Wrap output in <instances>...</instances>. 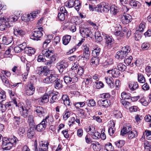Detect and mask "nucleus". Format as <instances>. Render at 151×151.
Instances as JSON below:
<instances>
[{
    "mask_svg": "<svg viewBox=\"0 0 151 151\" xmlns=\"http://www.w3.org/2000/svg\"><path fill=\"white\" fill-rule=\"evenodd\" d=\"M150 47V44L147 42H144L141 45V47L143 50H147Z\"/></svg>",
    "mask_w": 151,
    "mask_h": 151,
    "instance_id": "obj_62",
    "label": "nucleus"
},
{
    "mask_svg": "<svg viewBox=\"0 0 151 151\" xmlns=\"http://www.w3.org/2000/svg\"><path fill=\"white\" fill-rule=\"evenodd\" d=\"M27 130V136L30 139H32L35 134V126H31Z\"/></svg>",
    "mask_w": 151,
    "mask_h": 151,
    "instance_id": "obj_18",
    "label": "nucleus"
},
{
    "mask_svg": "<svg viewBox=\"0 0 151 151\" xmlns=\"http://www.w3.org/2000/svg\"><path fill=\"white\" fill-rule=\"evenodd\" d=\"M96 84V88L97 89H99L104 87V84L101 81L96 82L95 83Z\"/></svg>",
    "mask_w": 151,
    "mask_h": 151,
    "instance_id": "obj_53",
    "label": "nucleus"
},
{
    "mask_svg": "<svg viewBox=\"0 0 151 151\" xmlns=\"http://www.w3.org/2000/svg\"><path fill=\"white\" fill-rule=\"evenodd\" d=\"M99 60L96 57H93L91 60V64L93 65H97L99 64Z\"/></svg>",
    "mask_w": 151,
    "mask_h": 151,
    "instance_id": "obj_35",
    "label": "nucleus"
},
{
    "mask_svg": "<svg viewBox=\"0 0 151 151\" xmlns=\"http://www.w3.org/2000/svg\"><path fill=\"white\" fill-rule=\"evenodd\" d=\"M121 19L122 22L124 24H127L131 21L132 17L130 15L127 14L123 15Z\"/></svg>",
    "mask_w": 151,
    "mask_h": 151,
    "instance_id": "obj_17",
    "label": "nucleus"
},
{
    "mask_svg": "<svg viewBox=\"0 0 151 151\" xmlns=\"http://www.w3.org/2000/svg\"><path fill=\"white\" fill-rule=\"evenodd\" d=\"M25 132V129L22 125L19 127L18 129V133L20 135H22Z\"/></svg>",
    "mask_w": 151,
    "mask_h": 151,
    "instance_id": "obj_54",
    "label": "nucleus"
},
{
    "mask_svg": "<svg viewBox=\"0 0 151 151\" xmlns=\"http://www.w3.org/2000/svg\"><path fill=\"white\" fill-rule=\"evenodd\" d=\"M80 32L83 37H89L92 33L90 29L87 28H80Z\"/></svg>",
    "mask_w": 151,
    "mask_h": 151,
    "instance_id": "obj_13",
    "label": "nucleus"
},
{
    "mask_svg": "<svg viewBox=\"0 0 151 151\" xmlns=\"http://www.w3.org/2000/svg\"><path fill=\"white\" fill-rule=\"evenodd\" d=\"M18 18V16L17 15H12L9 17L8 19H9V21L14 22L16 21Z\"/></svg>",
    "mask_w": 151,
    "mask_h": 151,
    "instance_id": "obj_55",
    "label": "nucleus"
},
{
    "mask_svg": "<svg viewBox=\"0 0 151 151\" xmlns=\"http://www.w3.org/2000/svg\"><path fill=\"white\" fill-rule=\"evenodd\" d=\"M95 39L98 41H101L102 40V37L99 32L97 31L95 32Z\"/></svg>",
    "mask_w": 151,
    "mask_h": 151,
    "instance_id": "obj_49",
    "label": "nucleus"
},
{
    "mask_svg": "<svg viewBox=\"0 0 151 151\" xmlns=\"http://www.w3.org/2000/svg\"><path fill=\"white\" fill-rule=\"evenodd\" d=\"M145 135L147 139L151 140V131L148 130H145L143 133V135Z\"/></svg>",
    "mask_w": 151,
    "mask_h": 151,
    "instance_id": "obj_42",
    "label": "nucleus"
},
{
    "mask_svg": "<svg viewBox=\"0 0 151 151\" xmlns=\"http://www.w3.org/2000/svg\"><path fill=\"white\" fill-rule=\"evenodd\" d=\"M114 114L115 117L116 118H121L122 117V114L119 111H114Z\"/></svg>",
    "mask_w": 151,
    "mask_h": 151,
    "instance_id": "obj_64",
    "label": "nucleus"
},
{
    "mask_svg": "<svg viewBox=\"0 0 151 151\" xmlns=\"http://www.w3.org/2000/svg\"><path fill=\"white\" fill-rule=\"evenodd\" d=\"M114 143L116 146L118 148H120L122 147L125 143V141L121 140L116 142Z\"/></svg>",
    "mask_w": 151,
    "mask_h": 151,
    "instance_id": "obj_48",
    "label": "nucleus"
},
{
    "mask_svg": "<svg viewBox=\"0 0 151 151\" xmlns=\"http://www.w3.org/2000/svg\"><path fill=\"white\" fill-rule=\"evenodd\" d=\"M51 97L50 100V103L52 104L57 102L59 99L58 93L50 91V97Z\"/></svg>",
    "mask_w": 151,
    "mask_h": 151,
    "instance_id": "obj_16",
    "label": "nucleus"
},
{
    "mask_svg": "<svg viewBox=\"0 0 151 151\" xmlns=\"http://www.w3.org/2000/svg\"><path fill=\"white\" fill-rule=\"evenodd\" d=\"M74 6H75V9L78 12L79 10L80 7L81 6L80 1L78 0H76L74 2Z\"/></svg>",
    "mask_w": 151,
    "mask_h": 151,
    "instance_id": "obj_50",
    "label": "nucleus"
},
{
    "mask_svg": "<svg viewBox=\"0 0 151 151\" xmlns=\"http://www.w3.org/2000/svg\"><path fill=\"white\" fill-rule=\"evenodd\" d=\"M38 72L37 74L41 76H47L45 79L51 76V75H54V73L52 70H49L47 66H44L43 68L39 67L37 68Z\"/></svg>",
    "mask_w": 151,
    "mask_h": 151,
    "instance_id": "obj_4",
    "label": "nucleus"
},
{
    "mask_svg": "<svg viewBox=\"0 0 151 151\" xmlns=\"http://www.w3.org/2000/svg\"><path fill=\"white\" fill-rule=\"evenodd\" d=\"M25 53L30 55L33 54L35 52V49L31 47H26L24 51Z\"/></svg>",
    "mask_w": 151,
    "mask_h": 151,
    "instance_id": "obj_32",
    "label": "nucleus"
},
{
    "mask_svg": "<svg viewBox=\"0 0 151 151\" xmlns=\"http://www.w3.org/2000/svg\"><path fill=\"white\" fill-rule=\"evenodd\" d=\"M31 106V104L30 101L27 99L25 101V105L24 106V108L26 110H27V112H28L29 109Z\"/></svg>",
    "mask_w": 151,
    "mask_h": 151,
    "instance_id": "obj_51",
    "label": "nucleus"
},
{
    "mask_svg": "<svg viewBox=\"0 0 151 151\" xmlns=\"http://www.w3.org/2000/svg\"><path fill=\"white\" fill-rule=\"evenodd\" d=\"M76 25L77 24H75L69 23V29L73 32H75L76 30Z\"/></svg>",
    "mask_w": 151,
    "mask_h": 151,
    "instance_id": "obj_60",
    "label": "nucleus"
},
{
    "mask_svg": "<svg viewBox=\"0 0 151 151\" xmlns=\"http://www.w3.org/2000/svg\"><path fill=\"white\" fill-rule=\"evenodd\" d=\"M50 97V92L45 93L41 98V101L42 102L47 103L49 101V98Z\"/></svg>",
    "mask_w": 151,
    "mask_h": 151,
    "instance_id": "obj_28",
    "label": "nucleus"
},
{
    "mask_svg": "<svg viewBox=\"0 0 151 151\" xmlns=\"http://www.w3.org/2000/svg\"><path fill=\"white\" fill-rule=\"evenodd\" d=\"M105 79L106 82L111 88H113L114 86V81L113 78L110 76L106 77Z\"/></svg>",
    "mask_w": 151,
    "mask_h": 151,
    "instance_id": "obj_21",
    "label": "nucleus"
},
{
    "mask_svg": "<svg viewBox=\"0 0 151 151\" xmlns=\"http://www.w3.org/2000/svg\"><path fill=\"white\" fill-rule=\"evenodd\" d=\"M44 121L45 122V124H46V126L48 122L50 124V122H52L53 121V119L52 117L50 116L49 115H47L45 119H43L42 121Z\"/></svg>",
    "mask_w": 151,
    "mask_h": 151,
    "instance_id": "obj_43",
    "label": "nucleus"
},
{
    "mask_svg": "<svg viewBox=\"0 0 151 151\" xmlns=\"http://www.w3.org/2000/svg\"><path fill=\"white\" fill-rule=\"evenodd\" d=\"M14 33L15 36L19 37L24 35L25 32L20 27H16L14 28Z\"/></svg>",
    "mask_w": 151,
    "mask_h": 151,
    "instance_id": "obj_15",
    "label": "nucleus"
},
{
    "mask_svg": "<svg viewBox=\"0 0 151 151\" xmlns=\"http://www.w3.org/2000/svg\"><path fill=\"white\" fill-rule=\"evenodd\" d=\"M117 67L119 71H124L127 68L126 66L121 63L117 64Z\"/></svg>",
    "mask_w": 151,
    "mask_h": 151,
    "instance_id": "obj_38",
    "label": "nucleus"
},
{
    "mask_svg": "<svg viewBox=\"0 0 151 151\" xmlns=\"http://www.w3.org/2000/svg\"><path fill=\"white\" fill-rule=\"evenodd\" d=\"M68 76L72 79L73 81L75 82H77L78 81V77L76 73L72 70L70 71L68 73Z\"/></svg>",
    "mask_w": 151,
    "mask_h": 151,
    "instance_id": "obj_23",
    "label": "nucleus"
},
{
    "mask_svg": "<svg viewBox=\"0 0 151 151\" xmlns=\"http://www.w3.org/2000/svg\"><path fill=\"white\" fill-rule=\"evenodd\" d=\"M62 99L64 105L66 106H69L70 105V100L68 96L67 95H63L62 97Z\"/></svg>",
    "mask_w": 151,
    "mask_h": 151,
    "instance_id": "obj_22",
    "label": "nucleus"
},
{
    "mask_svg": "<svg viewBox=\"0 0 151 151\" xmlns=\"http://www.w3.org/2000/svg\"><path fill=\"white\" fill-rule=\"evenodd\" d=\"M71 39V36L69 35L64 36L63 38V44L66 45L69 42Z\"/></svg>",
    "mask_w": 151,
    "mask_h": 151,
    "instance_id": "obj_33",
    "label": "nucleus"
},
{
    "mask_svg": "<svg viewBox=\"0 0 151 151\" xmlns=\"http://www.w3.org/2000/svg\"><path fill=\"white\" fill-rule=\"evenodd\" d=\"M105 45L109 49L111 48L114 44V40L112 36L106 35L104 37Z\"/></svg>",
    "mask_w": 151,
    "mask_h": 151,
    "instance_id": "obj_8",
    "label": "nucleus"
},
{
    "mask_svg": "<svg viewBox=\"0 0 151 151\" xmlns=\"http://www.w3.org/2000/svg\"><path fill=\"white\" fill-rule=\"evenodd\" d=\"M17 141H18L17 138L14 136H11L9 138L4 137L2 139L3 149L5 150H9L13 146L15 145Z\"/></svg>",
    "mask_w": 151,
    "mask_h": 151,
    "instance_id": "obj_2",
    "label": "nucleus"
},
{
    "mask_svg": "<svg viewBox=\"0 0 151 151\" xmlns=\"http://www.w3.org/2000/svg\"><path fill=\"white\" fill-rule=\"evenodd\" d=\"M85 83L86 85L91 84L92 83V79L91 76H88L84 79Z\"/></svg>",
    "mask_w": 151,
    "mask_h": 151,
    "instance_id": "obj_58",
    "label": "nucleus"
},
{
    "mask_svg": "<svg viewBox=\"0 0 151 151\" xmlns=\"http://www.w3.org/2000/svg\"><path fill=\"white\" fill-rule=\"evenodd\" d=\"M49 143L47 142H41L40 144L39 150L37 148V143L35 141L34 142V148L35 151H46L48 149Z\"/></svg>",
    "mask_w": 151,
    "mask_h": 151,
    "instance_id": "obj_7",
    "label": "nucleus"
},
{
    "mask_svg": "<svg viewBox=\"0 0 151 151\" xmlns=\"http://www.w3.org/2000/svg\"><path fill=\"white\" fill-rule=\"evenodd\" d=\"M145 28V24L144 23L140 24L137 30L140 32H142Z\"/></svg>",
    "mask_w": 151,
    "mask_h": 151,
    "instance_id": "obj_61",
    "label": "nucleus"
},
{
    "mask_svg": "<svg viewBox=\"0 0 151 151\" xmlns=\"http://www.w3.org/2000/svg\"><path fill=\"white\" fill-rule=\"evenodd\" d=\"M100 50V48L99 47L97 46L92 51V54L94 56H98L99 55Z\"/></svg>",
    "mask_w": 151,
    "mask_h": 151,
    "instance_id": "obj_47",
    "label": "nucleus"
},
{
    "mask_svg": "<svg viewBox=\"0 0 151 151\" xmlns=\"http://www.w3.org/2000/svg\"><path fill=\"white\" fill-rule=\"evenodd\" d=\"M131 49L130 47L128 46H126L122 47L121 50L117 52L115 58L119 60H122L126 58L129 52Z\"/></svg>",
    "mask_w": 151,
    "mask_h": 151,
    "instance_id": "obj_3",
    "label": "nucleus"
},
{
    "mask_svg": "<svg viewBox=\"0 0 151 151\" xmlns=\"http://www.w3.org/2000/svg\"><path fill=\"white\" fill-rule=\"evenodd\" d=\"M89 47L90 46L88 44H84L82 46V49L83 51V57L84 60H87L89 58L90 53Z\"/></svg>",
    "mask_w": 151,
    "mask_h": 151,
    "instance_id": "obj_9",
    "label": "nucleus"
},
{
    "mask_svg": "<svg viewBox=\"0 0 151 151\" xmlns=\"http://www.w3.org/2000/svg\"><path fill=\"white\" fill-rule=\"evenodd\" d=\"M71 112L68 109H66L63 114V118L64 120H66L70 116Z\"/></svg>",
    "mask_w": 151,
    "mask_h": 151,
    "instance_id": "obj_34",
    "label": "nucleus"
},
{
    "mask_svg": "<svg viewBox=\"0 0 151 151\" xmlns=\"http://www.w3.org/2000/svg\"><path fill=\"white\" fill-rule=\"evenodd\" d=\"M132 130V127L129 124H127L124 127L121 131V134L124 136L127 133H129Z\"/></svg>",
    "mask_w": 151,
    "mask_h": 151,
    "instance_id": "obj_19",
    "label": "nucleus"
},
{
    "mask_svg": "<svg viewBox=\"0 0 151 151\" xmlns=\"http://www.w3.org/2000/svg\"><path fill=\"white\" fill-rule=\"evenodd\" d=\"M43 29L42 27H40L38 28L37 30L33 32L30 35V39L36 41L40 40V38L42 36L43 32H44Z\"/></svg>",
    "mask_w": 151,
    "mask_h": 151,
    "instance_id": "obj_5",
    "label": "nucleus"
},
{
    "mask_svg": "<svg viewBox=\"0 0 151 151\" xmlns=\"http://www.w3.org/2000/svg\"><path fill=\"white\" fill-rule=\"evenodd\" d=\"M121 96L122 99V100L128 99L131 98V95L129 93H126L125 92H123L122 93Z\"/></svg>",
    "mask_w": 151,
    "mask_h": 151,
    "instance_id": "obj_39",
    "label": "nucleus"
},
{
    "mask_svg": "<svg viewBox=\"0 0 151 151\" xmlns=\"http://www.w3.org/2000/svg\"><path fill=\"white\" fill-rule=\"evenodd\" d=\"M129 88L132 91H134L139 87V85L137 82H131L129 84Z\"/></svg>",
    "mask_w": 151,
    "mask_h": 151,
    "instance_id": "obj_24",
    "label": "nucleus"
},
{
    "mask_svg": "<svg viewBox=\"0 0 151 151\" xmlns=\"http://www.w3.org/2000/svg\"><path fill=\"white\" fill-rule=\"evenodd\" d=\"M0 77L4 85L7 87H9L10 86L8 79L6 78L4 75H2V74H0Z\"/></svg>",
    "mask_w": 151,
    "mask_h": 151,
    "instance_id": "obj_25",
    "label": "nucleus"
},
{
    "mask_svg": "<svg viewBox=\"0 0 151 151\" xmlns=\"http://www.w3.org/2000/svg\"><path fill=\"white\" fill-rule=\"evenodd\" d=\"M26 93L27 95L30 96L33 95L35 90V88L33 84L30 83L26 86L25 87Z\"/></svg>",
    "mask_w": 151,
    "mask_h": 151,
    "instance_id": "obj_11",
    "label": "nucleus"
},
{
    "mask_svg": "<svg viewBox=\"0 0 151 151\" xmlns=\"http://www.w3.org/2000/svg\"><path fill=\"white\" fill-rule=\"evenodd\" d=\"M64 82L66 84H71L72 83H74L75 82L73 81L72 79H71L68 76H66L64 77L63 78Z\"/></svg>",
    "mask_w": 151,
    "mask_h": 151,
    "instance_id": "obj_37",
    "label": "nucleus"
},
{
    "mask_svg": "<svg viewBox=\"0 0 151 151\" xmlns=\"http://www.w3.org/2000/svg\"><path fill=\"white\" fill-rule=\"evenodd\" d=\"M138 133L135 130H133L130 132L128 134V137L129 139H131L137 137Z\"/></svg>",
    "mask_w": 151,
    "mask_h": 151,
    "instance_id": "obj_27",
    "label": "nucleus"
},
{
    "mask_svg": "<svg viewBox=\"0 0 151 151\" xmlns=\"http://www.w3.org/2000/svg\"><path fill=\"white\" fill-rule=\"evenodd\" d=\"M6 99L5 93L4 92H0V102L5 101Z\"/></svg>",
    "mask_w": 151,
    "mask_h": 151,
    "instance_id": "obj_57",
    "label": "nucleus"
},
{
    "mask_svg": "<svg viewBox=\"0 0 151 151\" xmlns=\"http://www.w3.org/2000/svg\"><path fill=\"white\" fill-rule=\"evenodd\" d=\"M111 73L112 76L114 78L118 77L120 74L119 71L116 68L112 69Z\"/></svg>",
    "mask_w": 151,
    "mask_h": 151,
    "instance_id": "obj_30",
    "label": "nucleus"
},
{
    "mask_svg": "<svg viewBox=\"0 0 151 151\" xmlns=\"http://www.w3.org/2000/svg\"><path fill=\"white\" fill-rule=\"evenodd\" d=\"M35 111L36 112L37 115L40 117L43 116L45 113L44 108L41 106L36 107L35 109Z\"/></svg>",
    "mask_w": 151,
    "mask_h": 151,
    "instance_id": "obj_20",
    "label": "nucleus"
},
{
    "mask_svg": "<svg viewBox=\"0 0 151 151\" xmlns=\"http://www.w3.org/2000/svg\"><path fill=\"white\" fill-rule=\"evenodd\" d=\"M97 104L100 107L107 108L110 106L111 102L109 100L101 99L98 101Z\"/></svg>",
    "mask_w": 151,
    "mask_h": 151,
    "instance_id": "obj_14",
    "label": "nucleus"
},
{
    "mask_svg": "<svg viewBox=\"0 0 151 151\" xmlns=\"http://www.w3.org/2000/svg\"><path fill=\"white\" fill-rule=\"evenodd\" d=\"M105 148L107 151H113L114 149L111 144L110 142H108L106 144Z\"/></svg>",
    "mask_w": 151,
    "mask_h": 151,
    "instance_id": "obj_45",
    "label": "nucleus"
},
{
    "mask_svg": "<svg viewBox=\"0 0 151 151\" xmlns=\"http://www.w3.org/2000/svg\"><path fill=\"white\" fill-rule=\"evenodd\" d=\"M51 76L43 79V82L46 83L50 84L53 82L55 88L57 89H59L62 87V81L58 78L57 74H55L54 75H51Z\"/></svg>",
    "mask_w": 151,
    "mask_h": 151,
    "instance_id": "obj_1",
    "label": "nucleus"
},
{
    "mask_svg": "<svg viewBox=\"0 0 151 151\" xmlns=\"http://www.w3.org/2000/svg\"><path fill=\"white\" fill-rule=\"evenodd\" d=\"M67 16L66 13L63 14L59 12L58 14V17L60 21H63L65 19V17Z\"/></svg>",
    "mask_w": 151,
    "mask_h": 151,
    "instance_id": "obj_56",
    "label": "nucleus"
},
{
    "mask_svg": "<svg viewBox=\"0 0 151 151\" xmlns=\"http://www.w3.org/2000/svg\"><path fill=\"white\" fill-rule=\"evenodd\" d=\"M76 0H69L65 3V5L68 8H72L74 6V2Z\"/></svg>",
    "mask_w": 151,
    "mask_h": 151,
    "instance_id": "obj_46",
    "label": "nucleus"
},
{
    "mask_svg": "<svg viewBox=\"0 0 151 151\" xmlns=\"http://www.w3.org/2000/svg\"><path fill=\"white\" fill-rule=\"evenodd\" d=\"M110 9V6L106 5V3L102 4V12L107 13L109 11Z\"/></svg>",
    "mask_w": 151,
    "mask_h": 151,
    "instance_id": "obj_40",
    "label": "nucleus"
},
{
    "mask_svg": "<svg viewBox=\"0 0 151 151\" xmlns=\"http://www.w3.org/2000/svg\"><path fill=\"white\" fill-rule=\"evenodd\" d=\"M45 122L44 121H42L40 123L36 126L35 129L38 131H41L45 128L46 125L45 124Z\"/></svg>",
    "mask_w": 151,
    "mask_h": 151,
    "instance_id": "obj_26",
    "label": "nucleus"
},
{
    "mask_svg": "<svg viewBox=\"0 0 151 151\" xmlns=\"http://www.w3.org/2000/svg\"><path fill=\"white\" fill-rule=\"evenodd\" d=\"M137 80L139 82L141 83H144L146 82L144 76L141 73H138L137 74Z\"/></svg>",
    "mask_w": 151,
    "mask_h": 151,
    "instance_id": "obj_31",
    "label": "nucleus"
},
{
    "mask_svg": "<svg viewBox=\"0 0 151 151\" xmlns=\"http://www.w3.org/2000/svg\"><path fill=\"white\" fill-rule=\"evenodd\" d=\"M91 134V135H92V137L93 138L95 139H98L100 138V133L98 132H93Z\"/></svg>",
    "mask_w": 151,
    "mask_h": 151,
    "instance_id": "obj_44",
    "label": "nucleus"
},
{
    "mask_svg": "<svg viewBox=\"0 0 151 151\" xmlns=\"http://www.w3.org/2000/svg\"><path fill=\"white\" fill-rule=\"evenodd\" d=\"M111 124H110L109 127L108 129V132L110 136H112L115 132L114 128L115 124L114 123L112 122L111 123Z\"/></svg>",
    "mask_w": 151,
    "mask_h": 151,
    "instance_id": "obj_29",
    "label": "nucleus"
},
{
    "mask_svg": "<svg viewBox=\"0 0 151 151\" xmlns=\"http://www.w3.org/2000/svg\"><path fill=\"white\" fill-rule=\"evenodd\" d=\"M28 123L29 124V127L31 126H35V123L34 121V117L32 115H29L28 116Z\"/></svg>",
    "mask_w": 151,
    "mask_h": 151,
    "instance_id": "obj_36",
    "label": "nucleus"
},
{
    "mask_svg": "<svg viewBox=\"0 0 151 151\" xmlns=\"http://www.w3.org/2000/svg\"><path fill=\"white\" fill-rule=\"evenodd\" d=\"M24 104L23 103L20 102L18 104L17 107H19V110L22 116L24 118H27L28 115V113L27 112V110L24 108Z\"/></svg>",
    "mask_w": 151,
    "mask_h": 151,
    "instance_id": "obj_12",
    "label": "nucleus"
},
{
    "mask_svg": "<svg viewBox=\"0 0 151 151\" xmlns=\"http://www.w3.org/2000/svg\"><path fill=\"white\" fill-rule=\"evenodd\" d=\"M40 13V11L38 10H37L34 12H32L30 14H31V17L32 18L30 19V21H32L33 20L34 18H35L36 16V14H38Z\"/></svg>",
    "mask_w": 151,
    "mask_h": 151,
    "instance_id": "obj_52",
    "label": "nucleus"
},
{
    "mask_svg": "<svg viewBox=\"0 0 151 151\" xmlns=\"http://www.w3.org/2000/svg\"><path fill=\"white\" fill-rule=\"evenodd\" d=\"M45 57L43 55H39L37 58V61L39 62H45L46 59L45 58Z\"/></svg>",
    "mask_w": 151,
    "mask_h": 151,
    "instance_id": "obj_63",
    "label": "nucleus"
},
{
    "mask_svg": "<svg viewBox=\"0 0 151 151\" xmlns=\"http://www.w3.org/2000/svg\"><path fill=\"white\" fill-rule=\"evenodd\" d=\"M88 106L89 107L94 106L96 105V102L93 99L87 100L86 102Z\"/></svg>",
    "mask_w": 151,
    "mask_h": 151,
    "instance_id": "obj_41",
    "label": "nucleus"
},
{
    "mask_svg": "<svg viewBox=\"0 0 151 151\" xmlns=\"http://www.w3.org/2000/svg\"><path fill=\"white\" fill-rule=\"evenodd\" d=\"M42 54L44 56L50 59H52V61H55L56 59V56L53 50L45 49L42 51Z\"/></svg>",
    "mask_w": 151,
    "mask_h": 151,
    "instance_id": "obj_6",
    "label": "nucleus"
},
{
    "mask_svg": "<svg viewBox=\"0 0 151 151\" xmlns=\"http://www.w3.org/2000/svg\"><path fill=\"white\" fill-rule=\"evenodd\" d=\"M129 4L133 7H136L139 4V2L134 0H131L129 1Z\"/></svg>",
    "mask_w": 151,
    "mask_h": 151,
    "instance_id": "obj_59",
    "label": "nucleus"
},
{
    "mask_svg": "<svg viewBox=\"0 0 151 151\" xmlns=\"http://www.w3.org/2000/svg\"><path fill=\"white\" fill-rule=\"evenodd\" d=\"M68 66V63L65 61H62L57 65V68L60 73L66 72V70Z\"/></svg>",
    "mask_w": 151,
    "mask_h": 151,
    "instance_id": "obj_10",
    "label": "nucleus"
}]
</instances>
